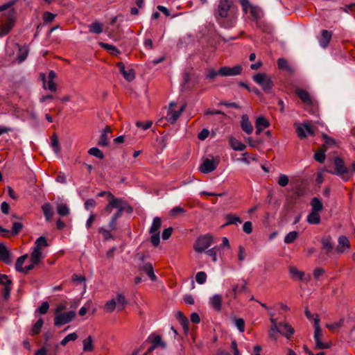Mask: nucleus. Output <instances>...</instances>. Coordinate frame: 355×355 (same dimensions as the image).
Here are the masks:
<instances>
[{
    "mask_svg": "<svg viewBox=\"0 0 355 355\" xmlns=\"http://www.w3.org/2000/svg\"><path fill=\"white\" fill-rule=\"evenodd\" d=\"M246 257V252L245 249L243 246L239 245V253H238V259L240 261H243L245 260Z\"/></svg>",
    "mask_w": 355,
    "mask_h": 355,
    "instance_id": "0e129e2a",
    "label": "nucleus"
},
{
    "mask_svg": "<svg viewBox=\"0 0 355 355\" xmlns=\"http://www.w3.org/2000/svg\"><path fill=\"white\" fill-rule=\"evenodd\" d=\"M98 232L102 234L103 239L106 241L110 239H114L112 234L110 232V230H106L104 227H100Z\"/></svg>",
    "mask_w": 355,
    "mask_h": 355,
    "instance_id": "4d7b16f0",
    "label": "nucleus"
},
{
    "mask_svg": "<svg viewBox=\"0 0 355 355\" xmlns=\"http://www.w3.org/2000/svg\"><path fill=\"white\" fill-rule=\"evenodd\" d=\"M226 223L224 226L230 225H236L241 224L242 223L241 219L236 216L232 214H228L225 216Z\"/></svg>",
    "mask_w": 355,
    "mask_h": 355,
    "instance_id": "f704fd0d",
    "label": "nucleus"
},
{
    "mask_svg": "<svg viewBox=\"0 0 355 355\" xmlns=\"http://www.w3.org/2000/svg\"><path fill=\"white\" fill-rule=\"evenodd\" d=\"M298 236V232L296 231L290 232L284 238V242L287 244L293 243Z\"/></svg>",
    "mask_w": 355,
    "mask_h": 355,
    "instance_id": "a18cd8bd",
    "label": "nucleus"
},
{
    "mask_svg": "<svg viewBox=\"0 0 355 355\" xmlns=\"http://www.w3.org/2000/svg\"><path fill=\"white\" fill-rule=\"evenodd\" d=\"M153 125V122L151 121H147L146 122L137 121L136 123V126L141 128L144 130H146L150 128Z\"/></svg>",
    "mask_w": 355,
    "mask_h": 355,
    "instance_id": "680f3d73",
    "label": "nucleus"
},
{
    "mask_svg": "<svg viewBox=\"0 0 355 355\" xmlns=\"http://www.w3.org/2000/svg\"><path fill=\"white\" fill-rule=\"evenodd\" d=\"M176 106V103H170L168 113L166 116V120L172 124L176 122V121L178 119V118L180 117L185 107V105H182L179 108L176 109L175 108V107Z\"/></svg>",
    "mask_w": 355,
    "mask_h": 355,
    "instance_id": "1a4fd4ad",
    "label": "nucleus"
},
{
    "mask_svg": "<svg viewBox=\"0 0 355 355\" xmlns=\"http://www.w3.org/2000/svg\"><path fill=\"white\" fill-rule=\"evenodd\" d=\"M55 16L56 15L55 14H53L50 12H48V11L45 12L43 15L44 22L46 24H48V23L53 21V19H55Z\"/></svg>",
    "mask_w": 355,
    "mask_h": 355,
    "instance_id": "e2e57ef3",
    "label": "nucleus"
},
{
    "mask_svg": "<svg viewBox=\"0 0 355 355\" xmlns=\"http://www.w3.org/2000/svg\"><path fill=\"white\" fill-rule=\"evenodd\" d=\"M78 338V334L75 332L66 336L61 341L60 345L65 346L69 342L75 341Z\"/></svg>",
    "mask_w": 355,
    "mask_h": 355,
    "instance_id": "49530a36",
    "label": "nucleus"
},
{
    "mask_svg": "<svg viewBox=\"0 0 355 355\" xmlns=\"http://www.w3.org/2000/svg\"><path fill=\"white\" fill-rule=\"evenodd\" d=\"M289 274L291 277L295 280H300L304 282H309L311 279L309 275H306L304 272L298 270L295 266L289 267Z\"/></svg>",
    "mask_w": 355,
    "mask_h": 355,
    "instance_id": "f8f14e48",
    "label": "nucleus"
},
{
    "mask_svg": "<svg viewBox=\"0 0 355 355\" xmlns=\"http://www.w3.org/2000/svg\"><path fill=\"white\" fill-rule=\"evenodd\" d=\"M234 324L240 332L245 330V321L243 318H234Z\"/></svg>",
    "mask_w": 355,
    "mask_h": 355,
    "instance_id": "6e6d98bb",
    "label": "nucleus"
},
{
    "mask_svg": "<svg viewBox=\"0 0 355 355\" xmlns=\"http://www.w3.org/2000/svg\"><path fill=\"white\" fill-rule=\"evenodd\" d=\"M117 67L122 73L123 78L128 82L133 80L135 78V71L132 69H125V67L123 62H118Z\"/></svg>",
    "mask_w": 355,
    "mask_h": 355,
    "instance_id": "4468645a",
    "label": "nucleus"
},
{
    "mask_svg": "<svg viewBox=\"0 0 355 355\" xmlns=\"http://www.w3.org/2000/svg\"><path fill=\"white\" fill-rule=\"evenodd\" d=\"M43 324H44V320L42 318H40L37 322L36 323L33 325L32 329H31V334L32 336L33 335H36V334H38L40 331H41V329L43 326Z\"/></svg>",
    "mask_w": 355,
    "mask_h": 355,
    "instance_id": "37998d69",
    "label": "nucleus"
},
{
    "mask_svg": "<svg viewBox=\"0 0 355 355\" xmlns=\"http://www.w3.org/2000/svg\"><path fill=\"white\" fill-rule=\"evenodd\" d=\"M83 351L85 352H92L94 349L93 340L91 336H89L87 338L83 341Z\"/></svg>",
    "mask_w": 355,
    "mask_h": 355,
    "instance_id": "ea45409f",
    "label": "nucleus"
},
{
    "mask_svg": "<svg viewBox=\"0 0 355 355\" xmlns=\"http://www.w3.org/2000/svg\"><path fill=\"white\" fill-rule=\"evenodd\" d=\"M117 308L115 299H112L105 304V309L107 312L112 313Z\"/></svg>",
    "mask_w": 355,
    "mask_h": 355,
    "instance_id": "09e8293b",
    "label": "nucleus"
},
{
    "mask_svg": "<svg viewBox=\"0 0 355 355\" xmlns=\"http://www.w3.org/2000/svg\"><path fill=\"white\" fill-rule=\"evenodd\" d=\"M314 340L315 343V347L318 349H326L331 347V343L330 342H323L322 341V337L323 334L322 331L320 329L319 326V319L315 318L314 319Z\"/></svg>",
    "mask_w": 355,
    "mask_h": 355,
    "instance_id": "39448f33",
    "label": "nucleus"
},
{
    "mask_svg": "<svg viewBox=\"0 0 355 355\" xmlns=\"http://www.w3.org/2000/svg\"><path fill=\"white\" fill-rule=\"evenodd\" d=\"M100 46L101 47H103V49L110 51L112 54H117L119 53V51L118 50V49L113 45H111V44H109L107 43L101 42Z\"/></svg>",
    "mask_w": 355,
    "mask_h": 355,
    "instance_id": "864d4df0",
    "label": "nucleus"
},
{
    "mask_svg": "<svg viewBox=\"0 0 355 355\" xmlns=\"http://www.w3.org/2000/svg\"><path fill=\"white\" fill-rule=\"evenodd\" d=\"M307 222L311 225H317L320 222V216L318 212L311 211L307 216Z\"/></svg>",
    "mask_w": 355,
    "mask_h": 355,
    "instance_id": "72a5a7b5",
    "label": "nucleus"
},
{
    "mask_svg": "<svg viewBox=\"0 0 355 355\" xmlns=\"http://www.w3.org/2000/svg\"><path fill=\"white\" fill-rule=\"evenodd\" d=\"M42 209L44 213L46 221H50L54 214L53 207L49 202L44 203L42 206Z\"/></svg>",
    "mask_w": 355,
    "mask_h": 355,
    "instance_id": "cd10ccee",
    "label": "nucleus"
},
{
    "mask_svg": "<svg viewBox=\"0 0 355 355\" xmlns=\"http://www.w3.org/2000/svg\"><path fill=\"white\" fill-rule=\"evenodd\" d=\"M88 153L99 159H103L104 157L103 152L99 148L96 147L90 148L88 151Z\"/></svg>",
    "mask_w": 355,
    "mask_h": 355,
    "instance_id": "603ef678",
    "label": "nucleus"
},
{
    "mask_svg": "<svg viewBox=\"0 0 355 355\" xmlns=\"http://www.w3.org/2000/svg\"><path fill=\"white\" fill-rule=\"evenodd\" d=\"M213 243V238L209 234L200 236L197 239L194 249L197 252L202 253L208 249Z\"/></svg>",
    "mask_w": 355,
    "mask_h": 355,
    "instance_id": "6e6552de",
    "label": "nucleus"
},
{
    "mask_svg": "<svg viewBox=\"0 0 355 355\" xmlns=\"http://www.w3.org/2000/svg\"><path fill=\"white\" fill-rule=\"evenodd\" d=\"M184 212H185V209L183 207H182L180 206H178V207H175L171 209L170 214L172 216H178L181 214H183Z\"/></svg>",
    "mask_w": 355,
    "mask_h": 355,
    "instance_id": "052dcab7",
    "label": "nucleus"
},
{
    "mask_svg": "<svg viewBox=\"0 0 355 355\" xmlns=\"http://www.w3.org/2000/svg\"><path fill=\"white\" fill-rule=\"evenodd\" d=\"M325 150L324 146L317 150L314 154V159L320 163L324 162L326 157Z\"/></svg>",
    "mask_w": 355,
    "mask_h": 355,
    "instance_id": "a19ab883",
    "label": "nucleus"
},
{
    "mask_svg": "<svg viewBox=\"0 0 355 355\" xmlns=\"http://www.w3.org/2000/svg\"><path fill=\"white\" fill-rule=\"evenodd\" d=\"M196 280L199 284H205L207 281V274L203 271L197 272L196 275Z\"/></svg>",
    "mask_w": 355,
    "mask_h": 355,
    "instance_id": "5fc2aeb1",
    "label": "nucleus"
},
{
    "mask_svg": "<svg viewBox=\"0 0 355 355\" xmlns=\"http://www.w3.org/2000/svg\"><path fill=\"white\" fill-rule=\"evenodd\" d=\"M0 260L6 264L11 263L10 252L3 243H0Z\"/></svg>",
    "mask_w": 355,
    "mask_h": 355,
    "instance_id": "5701e85b",
    "label": "nucleus"
},
{
    "mask_svg": "<svg viewBox=\"0 0 355 355\" xmlns=\"http://www.w3.org/2000/svg\"><path fill=\"white\" fill-rule=\"evenodd\" d=\"M111 133V128L109 126H105L98 140V145L101 146H107L109 144L108 135Z\"/></svg>",
    "mask_w": 355,
    "mask_h": 355,
    "instance_id": "4be33fe9",
    "label": "nucleus"
},
{
    "mask_svg": "<svg viewBox=\"0 0 355 355\" xmlns=\"http://www.w3.org/2000/svg\"><path fill=\"white\" fill-rule=\"evenodd\" d=\"M28 53V50L26 46H21L19 48V54H18V60L19 62L24 61Z\"/></svg>",
    "mask_w": 355,
    "mask_h": 355,
    "instance_id": "de8ad7c7",
    "label": "nucleus"
},
{
    "mask_svg": "<svg viewBox=\"0 0 355 355\" xmlns=\"http://www.w3.org/2000/svg\"><path fill=\"white\" fill-rule=\"evenodd\" d=\"M218 164L214 159H206L200 166V171L204 173H209L214 171Z\"/></svg>",
    "mask_w": 355,
    "mask_h": 355,
    "instance_id": "dca6fc26",
    "label": "nucleus"
},
{
    "mask_svg": "<svg viewBox=\"0 0 355 355\" xmlns=\"http://www.w3.org/2000/svg\"><path fill=\"white\" fill-rule=\"evenodd\" d=\"M15 24L14 9L8 10L1 15V24L0 25V37L7 35L12 29Z\"/></svg>",
    "mask_w": 355,
    "mask_h": 355,
    "instance_id": "f03ea898",
    "label": "nucleus"
},
{
    "mask_svg": "<svg viewBox=\"0 0 355 355\" xmlns=\"http://www.w3.org/2000/svg\"><path fill=\"white\" fill-rule=\"evenodd\" d=\"M277 65L279 69L286 70L290 72L293 71V68L284 58H279L277 60Z\"/></svg>",
    "mask_w": 355,
    "mask_h": 355,
    "instance_id": "79ce46f5",
    "label": "nucleus"
},
{
    "mask_svg": "<svg viewBox=\"0 0 355 355\" xmlns=\"http://www.w3.org/2000/svg\"><path fill=\"white\" fill-rule=\"evenodd\" d=\"M252 79L257 84L260 85L262 89L266 93H269L273 87V82L271 77L267 73H256L253 76Z\"/></svg>",
    "mask_w": 355,
    "mask_h": 355,
    "instance_id": "20e7f679",
    "label": "nucleus"
},
{
    "mask_svg": "<svg viewBox=\"0 0 355 355\" xmlns=\"http://www.w3.org/2000/svg\"><path fill=\"white\" fill-rule=\"evenodd\" d=\"M247 291V282L243 281V283L239 286V284H235L232 287V293H229L227 295H232L234 298H236L237 293L239 292H245Z\"/></svg>",
    "mask_w": 355,
    "mask_h": 355,
    "instance_id": "c756f323",
    "label": "nucleus"
},
{
    "mask_svg": "<svg viewBox=\"0 0 355 355\" xmlns=\"http://www.w3.org/2000/svg\"><path fill=\"white\" fill-rule=\"evenodd\" d=\"M162 225V220L159 217H155L152 223L149 232L151 234L150 241L153 245L157 246L159 244V229Z\"/></svg>",
    "mask_w": 355,
    "mask_h": 355,
    "instance_id": "423d86ee",
    "label": "nucleus"
},
{
    "mask_svg": "<svg viewBox=\"0 0 355 355\" xmlns=\"http://www.w3.org/2000/svg\"><path fill=\"white\" fill-rule=\"evenodd\" d=\"M48 246V243L44 236L39 237L35 242L33 252L31 254V262L37 264L42 258V250Z\"/></svg>",
    "mask_w": 355,
    "mask_h": 355,
    "instance_id": "7ed1b4c3",
    "label": "nucleus"
},
{
    "mask_svg": "<svg viewBox=\"0 0 355 355\" xmlns=\"http://www.w3.org/2000/svg\"><path fill=\"white\" fill-rule=\"evenodd\" d=\"M76 315L74 311H69L62 313H58L54 317V324L60 327L72 321Z\"/></svg>",
    "mask_w": 355,
    "mask_h": 355,
    "instance_id": "9d476101",
    "label": "nucleus"
},
{
    "mask_svg": "<svg viewBox=\"0 0 355 355\" xmlns=\"http://www.w3.org/2000/svg\"><path fill=\"white\" fill-rule=\"evenodd\" d=\"M210 306L217 311L221 310L222 297L218 294L214 295L209 300Z\"/></svg>",
    "mask_w": 355,
    "mask_h": 355,
    "instance_id": "b1692460",
    "label": "nucleus"
},
{
    "mask_svg": "<svg viewBox=\"0 0 355 355\" xmlns=\"http://www.w3.org/2000/svg\"><path fill=\"white\" fill-rule=\"evenodd\" d=\"M0 284L2 285L10 286L12 284V281L8 278V276L6 275H0Z\"/></svg>",
    "mask_w": 355,
    "mask_h": 355,
    "instance_id": "338daca9",
    "label": "nucleus"
},
{
    "mask_svg": "<svg viewBox=\"0 0 355 355\" xmlns=\"http://www.w3.org/2000/svg\"><path fill=\"white\" fill-rule=\"evenodd\" d=\"M241 126L242 130L248 135H250L253 132V126L248 116L245 114L241 116Z\"/></svg>",
    "mask_w": 355,
    "mask_h": 355,
    "instance_id": "412c9836",
    "label": "nucleus"
},
{
    "mask_svg": "<svg viewBox=\"0 0 355 355\" xmlns=\"http://www.w3.org/2000/svg\"><path fill=\"white\" fill-rule=\"evenodd\" d=\"M243 68L241 65H236L233 67H223L218 70V74L222 76H234L240 75Z\"/></svg>",
    "mask_w": 355,
    "mask_h": 355,
    "instance_id": "9b49d317",
    "label": "nucleus"
},
{
    "mask_svg": "<svg viewBox=\"0 0 355 355\" xmlns=\"http://www.w3.org/2000/svg\"><path fill=\"white\" fill-rule=\"evenodd\" d=\"M243 230L245 233L250 234L252 232V224L250 221L244 223L243 226Z\"/></svg>",
    "mask_w": 355,
    "mask_h": 355,
    "instance_id": "774afa93",
    "label": "nucleus"
},
{
    "mask_svg": "<svg viewBox=\"0 0 355 355\" xmlns=\"http://www.w3.org/2000/svg\"><path fill=\"white\" fill-rule=\"evenodd\" d=\"M232 2L230 0H220L219 2L216 18L218 22L223 23L222 20L229 16V12L231 11Z\"/></svg>",
    "mask_w": 355,
    "mask_h": 355,
    "instance_id": "0eeeda50",
    "label": "nucleus"
},
{
    "mask_svg": "<svg viewBox=\"0 0 355 355\" xmlns=\"http://www.w3.org/2000/svg\"><path fill=\"white\" fill-rule=\"evenodd\" d=\"M355 173V164L352 168H347L342 159L334 156V175L340 176L344 181H347Z\"/></svg>",
    "mask_w": 355,
    "mask_h": 355,
    "instance_id": "f257e3e1",
    "label": "nucleus"
},
{
    "mask_svg": "<svg viewBox=\"0 0 355 355\" xmlns=\"http://www.w3.org/2000/svg\"><path fill=\"white\" fill-rule=\"evenodd\" d=\"M90 33L100 34L103 32V24L98 21H94L89 26Z\"/></svg>",
    "mask_w": 355,
    "mask_h": 355,
    "instance_id": "e433bc0d",
    "label": "nucleus"
},
{
    "mask_svg": "<svg viewBox=\"0 0 355 355\" xmlns=\"http://www.w3.org/2000/svg\"><path fill=\"white\" fill-rule=\"evenodd\" d=\"M322 249L327 252H330L333 248V243L330 236H324L322 239Z\"/></svg>",
    "mask_w": 355,
    "mask_h": 355,
    "instance_id": "4c0bfd02",
    "label": "nucleus"
},
{
    "mask_svg": "<svg viewBox=\"0 0 355 355\" xmlns=\"http://www.w3.org/2000/svg\"><path fill=\"white\" fill-rule=\"evenodd\" d=\"M338 245L337 246L336 250L339 254L343 253L346 249L349 248V241L348 239L345 236H340L338 238Z\"/></svg>",
    "mask_w": 355,
    "mask_h": 355,
    "instance_id": "aec40b11",
    "label": "nucleus"
},
{
    "mask_svg": "<svg viewBox=\"0 0 355 355\" xmlns=\"http://www.w3.org/2000/svg\"><path fill=\"white\" fill-rule=\"evenodd\" d=\"M332 36V33L331 31H329L327 30H322L321 31V35L318 37V42L320 45L324 49H326L331 41Z\"/></svg>",
    "mask_w": 355,
    "mask_h": 355,
    "instance_id": "2eb2a0df",
    "label": "nucleus"
},
{
    "mask_svg": "<svg viewBox=\"0 0 355 355\" xmlns=\"http://www.w3.org/2000/svg\"><path fill=\"white\" fill-rule=\"evenodd\" d=\"M279 333L287 339L291 338L295 333L294 328L286 322H279Z\"/></svg>",
    "mask_w": 355,
    "mask_h": 355,
    "instance_id": "ddd939ff",
    "label": "nucleus"
},
{
    "mask_svg": "<svg viewBox=\"0 0 355 355\" xmlns=\"http://www.w3.org/2000/svg\"><path fill=\"white\" fill-rule=\"evenodd\" d=\"M107 196L109 197V202L110 205L113 207V208H116L117 209H125V202L121 198H116L112 193L108 192Z\"/></svg>",
    "mask_w": 355,
    "mask_h": 355,
    "instance_id": "a211bd4d",
    "label": "nucleus"
},
{
    "mask_svg": "<svg viewBox=\"0 0 355 355\" xmlns=\"http://www.w3.org/2000/svg\"><path fill=\"white\" fill-rule=\"evenodd\" d=\"M43 81H44V87L45 89H48L52 92H55L56 90L57 85L54 80H48L47 81H46V80L44 79V77Z\"/></svg>",
    "mask_w": 355,
    "mask_h": 355,
    "instance_id": "8fccbe9b",
    "label": "nucleus"
},
{
    "mask_svg": "<svg viewBox=\"0 0 355 355\" xmlns=\"http://www.w3.org/2000/svg\"><path fill=\"white\" fill-rule=\"evenodd\" d=\"M295 94L305 105H310L313 103L312 99L307 91L301 88H297L295 90Z\"/></svg>",
    "mask_w": 355,
    "mask_h": 355,
    "instance_id": "6ab92c4d",
    "label": "nucleus"
},
{
    "mask_svg": "<svg viewBox=\"0 0 355 355\" xmlns=\"http://www.w3.org/2000/svg\"><path fill=\"white\" fill-rule=\"evenodd\" d=\"M23 227V225L19 222L12 223V232L13 234H17Z\"/></svg>",
    "mask_w": 355,
    "mask_h": 355,
    "instance_id": "69168bd1",
    "label": "nucleus"
},
{
    "mask_svg": "<svg viewBox=\"0 0 355 355\" xmlns=\"http://www.w3.org/2000/svg\"><path fill=\"white\" fill-rule=\"evenodd\" d=\"M229 144L232 149L238 151H243L245 149L246 146L241 142L239 140L236 139L234 137H230L229 138Z\"/></svg>",
    "mask_w": 355,
    "mask_h": 355,
    "instance_id": "a878e982",
    "label": "nucleus"
},
{
    "mask_svg": "<svg viewBox=\"0 0 355 355\" xmlns=\"http://www.w3.org/2000/svg\"><path fill=\"white\" fill-rule=\"evenodd\" d=\"M141 270L146 272V274L153 282H155L156 280L157 277L154 273V270L150 263H144L141 266Z\"/></svg>",
    "mask_w": 355,
    "mask_h": 355,
    "instance_id": "c85d7f7f",
    "label": "nucleus"
},
{
    "mask_svg": "<svg viewBox=\"0 0 355 355\" xmlns=\"http://www.w3.org/2000/svg\"><path fill=\"white\" fill-rule=\"evenodd\" d=\"M272 318L270 319L271 322V327L269 331V335L270 338H273L275 341L277 340L276 333H279V323L277 322L276 319L273 318V313H270Z\"/></svg>",
    "mask_w": 355,
    "mask_h": 355,
    "instance_id": "393cba45",
    "label": "nucleus"
},
{
    "mask_svg": "<svg viewBox=\"0 0 355 355\" xmlns=\"http://www.w3.org/2000/svg\"><path fill=\"white\" fill-rule=\"evenodd\" d=\"M269 121L263 116H259L255 121L256 134L260 135L266 128L269 127Z\"/></svg>",
    "mask_w": 355,
    "mask_h": 355,
    "instance_id": "f3484780",
    "label": "nucleus"
},
{
    "mask_svg": "<svg viewBox=\"0 0 355 355\" xmlns=\"http://www.w3.org/2000/svg\"><path fill=\"white\" fill-rule=\"evenodd\" d=\"M178 318L180 321L185 331L188 330L189 321L186 317H184L181 312L178 313Z\"/></svg>",
    "mask_w": 355,
    "mask_h": 355,
    "instance_id": "bf43d9fd",
    "label": "nucleus"
},
{
    "mask_svg": "<svg viewBox=\"0 0 355 355\" xmlns=\"http://www.w3.org/2000/svg\"><path fill=\"white\" fill-rule=\"evenodd\" d=\"M51 146L53 148V151L56 154H59L60 148L58 137L55 135H53L51 137Z\"/></svg>",
    "mask_w": 355,
    "mask_h": 355,
    "instance_id": "3c124183",
    "label": "nucleus"
},
{
    "mask_svg": "<svg viewBox=\"0 0 355 355\" xmlns=\"http://www.w3.org/2000/svg\"><path fill=\"white\" fill-rule=\"evenodd\" d=\"M218 250V246H215L211 249H209L205 252L206 254L211 257V259L214 262H216L217 261V255L216 252Z\"/></svg>",
    "mask_w": 355,
    "mask_h": 355,
    "instance_id": "13d9d810",
    "label": "nucleus"
},
{
    "mask_svg": "<svg viewBox=\"0 0 355 355\" xmlns=\"http://www.w3.org/2000/svg\"><path fill=\"white\" fill-rule=\"evenodd\" d=\"M311 206L312 208V211L320 213V211L322 210L323 206L320 200L316 197H314L311 201Z\"/></svg>",
    "mask_w": 355,
    "mask_h": 355,
    "instance_id": "c9c22d12",
    "label": "nucleus"
},
{
    "mask_svg": "<svg viewBox=\"0 0 355 355\" xmlns=\"http://www.w3.org/2000/svg\"><path fill=\"white\" fill-rule=\"evenodd\" d=\"M297 136L300 139L305 138L308 135H311V128L309 125L304 124L297 127Z\"/></svg>",
    "mask_w": 355,
    "mask_h": 355,
    "instance_id": "bb28decb",
    "label": "nucleus"
},
{
    "mask_svg": "<svg viewBox=\"0 0 355 355\" xmlns=\"http://www.w3.org/2000/svg\"><path fill=\"white\" fill-rule=\"evenodd\" d=\"M28 258V254H25L21 257H19L15 263V269L18 272H21L23 270V264L24 263L26 259Z\"/></svg>",
    "mask_w": 355,
    "mask_h": 355,
    "instance_id": "c03bdc74",
    "label": "nucleus"
},
{
    "mask_svg": "<svg viewBox=\"0 0 355 355\" xmlns=\"http://www.w3.org/2000/svg\"><path fill=\"white\" fill-rule=\"evenodd\" d=\"M56 210L60 216H67L70 214V209L66 203H57Z\"/></svg>",
    "mask_w": 355,
    "mask_h": 355,
    "instance_id": "2f4dec72",
    "label": "nucleus"
},
{
    "mask_svg": "<svg viewBox=\"0 0 355 355\" xmlns=\"http://www.w3.org/2000/svg\"><path fill=\"white\" fill-rule=\"evenodd\" d=\"M116 306L119 311L124 309L125 306L128 304L125 296L121 293H117L116 298Z\"/></svg>",
    "mask_w": 355,
    "mask_h": 355,
    "instance_id": "473e14b6",
    "label": "nucleus"
},
{
    "mask_svg": "<svg viewBox=\"0 0 355 355\" xmlns=\"http://www.w3.org/2000/svg\"><path fill=\"white\" fill-rule=\"evenodd\" d=\"M248 10H250V15L254 20H257L262 17V11L261 8L257 6L252 5Z\"/></svg>",
    "mask_w": 355,
    "mask_h": 355,
    "instance_id": "58836bf2",
    "label": "nucleus"
},
{
    "mask_svg": "<svg viewBox=\"0 0 355 355\" xmlns=\"http://www.w3.org/2000/svg\"><path fill=\"white\" fill-rule=\"evenodd\" d=\"M149 338L150 339L153 345V348H156L159 346L162 348L166 347V344L162 340V337L160 336L152 334L149 336Z\"/></svg>",
    "mask_w": 355,
    "mask_h": 355,
    "instance_id": "7c9ffc66",
    "label": "nucleus"
}]
</instances>
